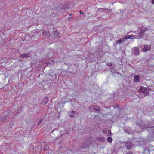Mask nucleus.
Listing matches in <instances>:
<instances>
[{
    "label": "nucleus",
    "instance_id": "1",
    "mask_svg": "<svg viewBox=\"0 0 154 154\" xmlns=\"http://www.w3.org/2000/svg\"><path fill=\"white\" fill-rule=\"evenodd\" d=\"M60 34V33L57 31H53L51 34V37L52 38L54 39L57 37H59Z\"/></svg>",
    "mask_w": 154,
    "mask_h": 154
},
{
    "label": "nucleus",
    "instance_id": "2",
    "mask_svg": "<svg viewBox=\"0 0 154 154\" xmlns=\"http://www.w3.org/2000/svg\"><path fill=\"white\" fill-rule=\"evenodd\" d=\"M42 36L45 37H48L51 35V34L49 32L46 31L44 30L42 31Z\"/></svg>",
    "mask_w": 154,
    "mask_h": 154
},
{
    "label": "nucleus",
    "instance_id": "3",
    "mask_svg": "<svg viewBox=\"0 0 154 154\" xmlns=\"http://www.w3.org/2000/svg\"><path fill=\"white\" fill-rule=\"evenodd\" d=\"M143 126H140V127H141V128L143 127V128H151L152 130H151L152 132H153L154 129V127L153 126H149V125H142Z\"/></svg>",
    "mask_w": 154,
    "mask_h": 154
},
{
    "label": "nucleus",
    "instance_id": "4",
    "mask_svg": "<svg viewBox=\"0 0 154 154\" xmlns=\"http://www.w3.org/2000/svg\"><path fill=\"white\" fill-rule=\"evenodd\" d=\"M140 79L139 76L138 75H135L134 76V82H135L138 83L140 82Z\"/></svg>",
    "mask_w": 154,
    "mask_h": 154
},
{
    "label": "nucleus",
    "instance_id": "5",
    "mask_svg": "<svg viewBox=\"0 0 154 154\" xmlns=\"http://www.w3.org/2000/svg\"><path fill=\"white\" fill-rule=\"evenodd\" d=\"M134 53V54L138 55L139 54V49L137 47H134L133 48Z\"/></svg>",
    "mask_w": 154,
    "mask_h": 154
},
{
    "label": "nucleus",
    "instance_id": "6",
    "mask_svg": "<svg viewBox=\"0 0 154 154\" xmlns=\"http://www.w3.org/2000/svg\"><path fill=\"white\" fill-rule=\"evenodd\" d=\"M31 56V54L30 53H25L23 54H21L20 56V57H22L23 58H27Z\"/></svg>",
    "mask_w": 154,
    "mask_h": 154
},
{
    "label": "nucleus",
    "instance_id": "7",
    "mask_svg": "<svg viewBox=\"0 0 154 154\" xmlns=\"http://www.w3.org/2000/svg\"><path fill=\"white\" fill-rule=\"evenodd\" d=\"M145 30L143 29H141L140 30V32L138 34V37L139 38H141L143 35V34L145 32Z\"/></svg>",
    "mask_w": 154,
    "mask_h": 154
},
{
    "label": "nucleus",
    "instance_id": "8",
    "mask_svg": "<svg viewBox=\"0 0 154 154\" xmlns=\"http://www.w3.org/2000/svg\"><path fill=\"white\" fill-rule=\"evenodd\" d=\"M126 146L125 147L127 149L129 150L131 149V142H127L126 143Z\"/></svg>",
    "mask_w": 154,
    "mask_h": 154
},
{
    "label": "nucleus",
    "instance_id": "9",
    "mask_svg": "<svg viewBox=\"0 0 154 154\" xmlns=\"http://www.w3.org/2000/svg\"><path fill=\"white\" fill-rule=\"evenodd\" d=\"M150 47L151 46L150 45L148 46L147 45H145L144 46V48L143 49L144 51L145 52H146V51L149 50L150 49Z\"/></svg>",
    "mask_w": 154,
    "mask_h": 154
},
{
    "label": "nucleus",
    "instance_id": "10",
    "mask_svg": "<svg viewBox=\"0 0 154 154\" xmlns=\"http://www.w3.org/2000/svg\"><path fill=\"white\" fill-rule=\"evenodd\" d=\"M97 139V140L102 142H104L105 141L104 138L102 137H98Z\"/></svg>",
    "mask_w": 154,
    "mask_h": 154
},
{
    "label": "nucleus",
    "instance_id": "11",
    "mask_svg": "<svg viewBox=\"0 0 154 154\" xmlns=\"http://www.w3.org/2000/svg\"><path fill=\"white\" fill-rule=\"evenodd\" d=\"M48 99L47 97H45L44 98V101L42 103L43 104L45 105L48 103Z\"/></svg>",
    "mask_w": 154,
    "mask_h": 154
},
{
    "label": "nucleus",
    "instance_id": "12",
    "mask_svg": "<svg viewBox=\"0 0 154 154\" xmlns=\"http://www.w3.org/2000/svg\"><path fill=\"white\" fill-rule=\"evenodd\" d=\"M141 141L138 140V139H136V141H135L134 143L136 145L138 146L141 143Z\"/></svg>",
    "mask_w": 154,
    "mask_h": 154
},
{
    "label": "nucleus",
    "instance_id": "13",
    "mask_svg": "<svg viewBox=\"0 0 154 154\" xmlns=\"http://www.w3.org/2000/svg\"><path fill=\"white\" fill-rule=\"evenodd\" d=\"M49 148V146L47 144L44 145L43 148V149L44 151H46Z\"/></svg>",
    "mask_w": 154,
    "mask_h": 154
},
{
    "label": "nucleus",
    "instance_id": "14",
    "mask_svg": "<svg viewBox=\"0 0 154 154\" xmlns=\"http://www.w3.org/2000/svg\"><path fill=\"white\" fill-rule=\"evenodd\" d=\"M69 7L67 5H65L64 6H63V7L61 9V10H66Z\"/></svg>",
    "mask_w": 154,
    "mask_h": 154
},
{
    "label": "nucleus",
    "instance_id": "15",
    "mask_svg": "<svg viewBox=\"0 0 154 154\" xmlns=\"http://www.w3.org/2000/svg\"><path fill=\"white\" fill-rule=\"evenodd\" d=\"M107 140L110 143H111L113 140L112 138L111 137H108Z\"/></svg>",
    "mask_w": 154,
    "mask_h": 154
},
{
    "label": "nucleus",
    "instance_id": "16",
    "mask_svg": "<svg viewBox=\"0 0 154 154\" xmlns=\"http://www.w3.org/2000/svg\"><path fill=\"white\" fill-rule=\"evenodd\" d=\"M138 92L141 93H143V92H144V91L143 90V88H141V87H140V89L138 90Z\"/></svg>",
    "mask_w": 154,
    "mask_h": 154
},
{
    "label": "nucleus",
    "instance_id": "17",
    "mask_svg": "<svg viewBox=\"0 0 154 154\" xmlns=\"http://www.w3.org/2000/svg\"><path fill=\"white\" fill-rule=\"evenodd\" d=\"M96 106H94V105H92L91 106L89 107V109L90 110H94V109H95Z\"/></svg>",
    "mask_w": 154,
    "mask_h": 154
},
{
    "label": "nucleus",
    "instance_id": "18",
    "mask_svg": "<svg viewBox=\"0 0 154 154\" xmlns=\"http://www.w3.org/2000/svg\"><path fill=\"white\" fill-rule=\"evenodd\" d=\"M54 61L52 60H50V61H48V65H53L54 63Z\"/></svg>",
    "mask_w": 154,
    "mask_h": 154
},
{
    "label": "nucleus",
    "instance_id": "19",
    "mask_svg": "<svg viewBox=\"0 0 154 154\" xmlns=\"http://www.w3.org/2000/svg\"><path fill=\"white\" fill-rule=\"evenodd\" d=\"M143 93L144 95L143 97H144L145 96H148L149 94V92L148 91H146V92L144 91V92H143Z\"/></svg>",
    "mask_w": 154,
    "mask_h": 154
},
{
    "label": "nucleus",
    "instance_id": "20",
    "mask_svg": "<svg viewBox=\"0 0 154 154\" xmlns=\"http://www.w3.org/2000/svg\"><path fill=\"white\" fill-rule=\"evenodd\" d=\"M122 40L121 39H119L116 42V44H120L122 43Z\"/></svg>",
    "mask_w": 154,
    "mask_h": 154
},
{
    "label": "nucleus",
    "instance_id": "21",
    "mask_svg": "<svg viewBox=\"0 0 154 154\" xmlns=\"http://www.w3.org/2000/svg\"><path fill=\"white\" fill-rule=\"evenodd\" d=\"M94 110H95L96 111H100V109L99 108L97 107L96 106H95V109H94Z\"/></svg>",
    "mask_w": 154,
    "mask_h": 154
},
{
    "label": "nucleus",
    "instance_id": "22",
    "mask_svg": "<svg viewBox=\"0 0 154 154\" xmlns=\"http://www.w3.org/2000/svg\"><path fill=\"white\" fill-rule=\"evenodd\" d=\"M43 120V119H42L38 123V124L37 125V127H38L39 125H40L41 124V123L42 122Z\"/></svg>",
    "mask_w": 154,
    "mask_h": 154
},
{
    "label": "nucleus",
    "instance_id": "23",
    "mask_svg": "<svg viewBox=\"0 0 154 154\" xmlns=\"http://www.w3.org/2000/svg\"><path fill=\"white\" fill-rule=\"evenodd\" d=\"M108 133H107V135L108 136H111V131L110 130H109L108 131Z\"/></svg>",
    "mask_w": 154,
    "mask_h": 154
},
{
    "label": "nucleus",
    "instance_id": "24",
    "mask_svg": "<svg viewBox=\"0 0 154 154\" xmlns=\"http://www.w3.org/2000/svg\"><path fill=\"white\" fill-rule=\"evenodd\" d=\"M7 119V117H6V116L4 117L3 118H2L1 119V120L2 122H4L5 121V119Z\"/></svg>",
    "mask_w": 154,
    "mask_h": 154
},
{
    "label": "nucleus",
    "instance_id": "25",
    "mask_svg": "<svg viewBox=\"0 0 154 154\" xmlns=\"http://www.w3.org/2000/svg\"><path fill=\"white\" fill-rule=\"evenodd\" d=\"M128 36L129 38H131L132 37H135L134 35H128Z\"/></svg>",
    "mask_w": 154,
    "mask_h": 154
},
{
    "label": "nucleus",
    "instance_id": "26",
    "mask_svg": "<svg viewBox=\"0 0 154 154\" xmlns=\"http://www.w3.org/2000/svg\"><path fill=\"white\" fill-rule=\"evenodd\" d=\"M73 20V18L72 17H69L68 18V20L69 21H71Z\"/></svg>",
    "mask_w": 154,
    "mask_h": 154
},
{
    "label": "nucleus",
    "instance_id": "27",
    "mask_svg": "<svg viewBox=\"0 0 154 154\" xmlns=\"http://www.w3.org/2000/svg\"><path fill=\"white\" fill-rule=\"evenodd\" d=\"M129 39V38H128V35L125 36L124 38V40L127 39Z\"/></svg>",
    "mask_w": 154,
    "mask_h": 154
},
{
    "label": "nucleus",
    "instance_id": "28",
    "mask_svg": "<svg viewBox=\"0 0 154 154\" xmlns=\"http://www.w3.org/2000/svg\"><path fill=\"white\" fill-rule=\"evenodd\" d=\"M77 112L75 111H72L71 113L72 114H76Z\"/></svg>",
    "mask_w": 154,
    "mask_h": 154
},
{
    "label": "nucleus",
    "instance_id": "29",
    "mask_svg": "<svg viewBox=\"0 0 154 154\" xmlns=\"http://www.w3.org/2000/svg\"><path fill=\"white\" fill-rule=\"evenodd\" d=\"M141 88H143V90L144 91H146L147 90V88H144L143 87L141 86Z\"/></svg>",
    "mask_w": 154,
    "mask_h": 154
},
{
    "label": "nucleus",
    "instance_id": "30",
    "mask_svg": "<svg viewBox=\"0 0 154 154\" xmlns=\"http://www.w3.org/2000/svg\"><path fill=\"white\" fill-rule=\"evenodd\" d=\"M126 154H133V153L129 151Z\"/></svg>",
    "mask_w": 154,
    "mask_h": 154
},
{
    "label": "nucleus",
    "instance_id": "31",
    "mask_svg": "<svg viewBox=\"0 0 154 154\" xmlns=\"http://www.w3.org/2000/svg\"><path fill=\"white\" fill-rule=\"evenodd\" d=\"M143 29L145 30V32L146 31H147L148 30V29L147 28H145Z\"/></svg>",
    "mask_w": 154,
    "mask_h": 154
},
{
    "label": "nucleus",
    "instance_id": "32",
    "mask_svg": "<svg viewBox=\"0 0 154 154\" xmlns=\"http://www.w3.org/2000/svg\"><path fill=\"white\" fill-rule=\"evenodd\" d=\"M79 12H80V14H84V12H82H82H81V10H80V11H79Z\"/></svg>",
    "mask_w": 154,
    "mask_h": 154
},
{
    "label": "nucleus",
    "instance_id": "33",
    "mask_svg": "<svg viewBox=\"0 0 154 154\" xmlns=\"http://www.w3.org/2000/svg\"><path fill=\"white\" fill-rule=\"evenodd\" d=\"M70 116L71 118L73 117H74V115H71Z\"/></svg>",
    "mask_w": 154,
    "mask_h": 154
},
{
    "label": "nucleus",
    "instance_id": "34",
    "mask_svg": "<svg viewBox=\"0 0 154 154\" xmlns=\"http://www.w3.org/2000/svg\"><path fill=\"white\" fill-rule=\"evenodd\" d=\"M152 4H154V0H152Z\"/></svg>",
    "mask_w": 154,
    "mask_h": 154
},
{
    "label": "nucleus",
    "instance_id": "35",
    "mask_svg": "<svg viewBox=\"0 0 154 154\" xmlns=\"http://www.w3.org/2000/svg\"><path fill=\"white\" fill-rule=\"evenodd\" d=\"M88 146H84V147H86H86H88Z\"/></svg>",
    "mask_w": 154,
    "mask_h": 154
},
{
    "label": "nucleus",
    "instance_id": "36",
    "mask_svg": "<svg viewBox=\"0 0 154 154\" xmlns=\"http://www.w3.org/2000/svg\"><path fill=\"white\" fill-rule=\"evenodd\" d=\"M103 133H105V131L104 130H103Z\"/></svg>",
    "mask_w": 154,
    "mask_h": 154
},
{
    "label": "nucleus",
    "instance_id": "37",
    "mask_svg": "<svg viewBox=\"0 0 154 154\" xmlns=\"http://www.w3.org/2000/svg\"><path fill=\"white\" fill-rule=\"evenodd\" d=\"M133 32L134 33H136V31H133Z\"/></svg>",
    "mask_w": 154,
    "mask_h": 154
},
{
    "label": "nucleus",
    "instance_id": "38",
    "mask_svg": "<svg viewBox=\"0 0 154 154\" xmlns=\"http://www.w3.org/2000/svg\"><path fill=\"white\" fill-rule=\"evenodd\" d=\"M130 32H128L127 34H129Z\"/></svg>",
    "mask_w": 154,
    "mask_h": 154
},
{
    "label": "nucleus",
    "instance_id": "39",
    "mask_svg": "<svg viewBox=\"0 0 154 154\" xmlns=\"http://www.w3.org/2000/svg\"><path fill=\"white\" fill-rule=\"evenodd\" d=\"M71 15H72V14H70V15H69V16H71Z\"/></svg>",
    "mask_w": 154,
    "mask_h": 154
}]
</instances>
